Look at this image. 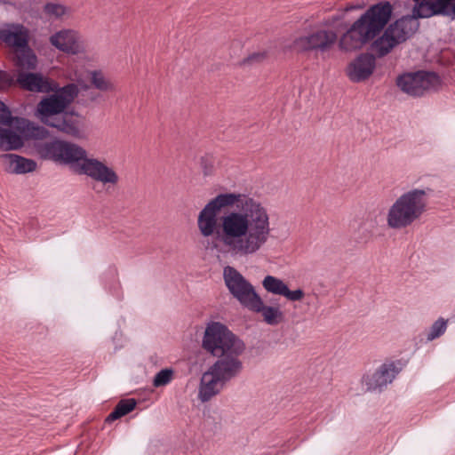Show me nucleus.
<instances>
[{"label": "nucleus", "mask_w": 455, "mask_h": 455, "mask_svg": "<svg viewBox=\"0 0 455 455\" xmlns=\"http://www.w3.org/2000/svg\"><path fill=\"white\" fill-rule=\"evenodd\" d=\"M91 83L100 91L107 92L112 90V84L105 79L100 71L93 70L91 72Z\"/></svg>", "instance_id": "nucleus-29"}, {"label": "nucleus", "mask_w": 455, "mask_h": 455, "mask_svg": "<svg viewBox=\"0 0 455 455\" xmlns=\"http://www.w3.org/2000/svg\"><path fill=\"white\" fill-rule=\"evenodd\" d=\"M440 84V76L435 72L419 70L404 73L396 78V85L402 92L414 97L422 96L425 91Z\"/></svg>", "instance_id": "nucleus-10"}, {"label": "nucleus", "mask_w": 455, "mask_h": 455, "mask_svg": "<svg viewBox=\"0 0 455 455\" xmlns=\"http://www.w3.org/2000/svg\"><path fill=\"white\" fill-rule=\"evenodd\" d=\"M248 309L261 313L264 321L269 325H276L283 318V314L278 307L265 306L259 295Z\"/></svg>", "instance_id": "nucleus-21"}, {"label": "nucleus", "mask_w": 455, "mask_h": 455, "mask_svg": "<svg viewBox=\"0 0 455 455\" xmlns=\"http://www.w3.org/2000/svg\"><path fill=\"white\" fill-rule=\"evenodd\" d=\"M374 228L375 223L372 220H361L353 233L355 241L359 244H366L373 235Z\"/></svg>", "instance_id": "nucleus-23"}, {"label": "nucleus", "mask_w": 455, "mask_h": 455, "mask_svg": "<svg viewBox=\"0 0 455 455\" xmlns=\"http://www.w3.org/2000/svg\"><path fill=\"white\" fill-rule=\"evenodd\" d=\"M262 285L267 292L281 296H283L287 287L283 281L273 275L265 276Z\"/></svg>", "instance_id": "nucleus-25"}, {"label": "nucleus", "mask_w": 455, "mask_h": 455, "mask_svg": "<svg viewBox=\"0 0 455 455\" xmlns=\"http://www.w3.org/2000/svg\"><path fill=\"white\" fill-rule=\"evenodd\" d=\"M283 296L291 301H300L304 298L305 292L302 289L290 291V289L287 286Z\"/></svg>", "instance_id": "nucleus-34"}, {"label": "nucleus", "mask_w": 455, "mask_h": 455, "mask_svg": "<svg viewBox=\"0 0 455 455\" xmlns=\"http://www.w3.org/2000/svg\"><path fill=\"white\" fill-rule=\"evenodd\" d=\"M197 226L204 237L215 235L232 256L259 251L270 235L269 216L261 204L246 195L220 194L200 212Z\"/></svg>", "instance_id": "nucleus-1"}, {"label": "nucleus", "mask_w": 455, "mask_h": 455, "mask_svg": "<svg viewBox=\"0 0 455 455\" xmlns=\"http://www.w3.org/2000/svg\"><path fill=\"white\" fill-rule=\"evenodd\" d=\"M17 86L16 78L5 70H0V90L5 91L12 86Z\"/></svg>", "instance_id": "nucleus-30"}, {"label": "nucleus", "mask_w": 455, "mask_h": 455, "mask_svg": "<svg viewBox=\"0 0 455 455\" xmlns=\"http://www.w3.org/2000/svg\"><path fill=\"white\" fill-rule=\"evenodd\" d=\"M447 329V320L443 317L438 318L430 327L427 336L428 341H432L442 336Z\"/></svg>", "instance_id": "nucleus-27"}, {"label": "nucleus", "mask_w": 455, "mask_h": 455, "mask_svg": "<svg viewBox=\"0 0 455 455\" xmlns=\"http://www.w3.org/2000/svg\"><path fill=\"white\" fill-rule=\"evenodd\" d=\"M50 43L58 50L68 54H77L84 49L81 36L73 29L56 32L50 36Z\"/></svg>", "instance_id": "nucleus-17"}, {"label": "nucleus", "mask_w": 455, "mask_h": 455, "mask_svg": "<svg viewBox=\"0 0 455 455\" xmlns=\"http://www.w3.org/2000/svg\"><path fill=\"white\" fill-rule=\"evenodd\" d=\"M225 284L230 294L245 308H249L259 297L253 285L235 267L227 266L223 270Z\"/></svg>", "instance_id": "nucleus-9"}, {"label": "nucleus", "mask_w": 455, "mask_h": 455, "mask_svg": "<svg viewBox=\"0 0 455 455\" xmlns=\"http://www.w3.org/2000/svg\"><path fill=\"white\" fill-rule=\"evenodd\" d=\"M266 57L267 53L265 52H253L247 58L243 59L242 65H252L255 63H260L266 59Z\"/></svg>", "instance_id": "nucleus-33"}, {"label": "nucleus", "mask_w": 455, "mask_h": 455, "mask_svg": "<svg viewBox=\"0 0 455 455\" xmlns=\"http://www.w3.org/2000/svg\"><path fill=\"white\" fill-rule=\"evenodd\" d=\"M174 371L172 368H164L159 371L154 377L153 386L155 387H164L173 379Z\"/></svg>", "instance_id": "nucleus-28"}, {"label": "nucleus", "mask_w": 455, "mask_h": 455, "mask_svg": "<svg viewBox=\"0 0 455 455\" xmlns=\"http://www.w3.org/2000/svg\"><path fill=\"white\" fill-rule=\"evenodd\" d=\"M361 8L360 5H354V4H347L344 9H343V14L346 13V12H351L353 10H355V9H359Z\"/></svg>", "instance_id": "nucleus-35"}, {"label": "nucleus", "mask_w": 455, "mask_h": 455, "mask_svg": "<svg viewBox=\"0 0 455 455\" xmlns=\"http://www.w3.org/2000/svg\"><path fill=\"white\" fill-rule=\"evenodd\" d=\"M242 371L243 366L236 361H216L201 378L198 398L203 403L208 402Z\"/></svg>", "instance_id": "nucleus-7"}, {"label": "nucleus", "mask_w": 455, "mask_h": 455, "mask_svg": "<svg viewBox=\"0 0 455 455\" xmlns=\"http://www.w3.org/2000/svg\"><path fill=\"white\" fill-rule=\"evenodd\" d=\"M12 61L19 69L18 71L35 70L38 63L37 57L28 44L26 46L14 49Z\"/></svg>", "instance_id": "nucleus-18"}, {"label": "nucleus", "mask_w": 455, "mask_h": 455, "mask_svg": "<svg viewBox=\"0 0 455 455\" xmlns=\"http://www.w3.org/2000/svg\"><path fill=\"white\" fill-rule=\"evenodd\" d=\"M19 133L10 128L0 127V149L4 151L18 150L24 146L25 140H43L50 137V132L26 118H17Z\"/></svg>", "instance_id": "nucleus-8"}, {"label": "nucleus", "mask_w": 455, "mask_h": 455, "mask_svg": "<svg viewBox=\"0 0 455 455\" xmlns=\"http://www.w3.org/2000/svg\"><path fill=\"white\" fill-rule=\"evenodd\" d=\"M393 11V5L388 1L370 6L340 36L339 48L346 52L362 49L384 30Z\"/></svg>", "instance_id": "nucleus-4"}, {"label": "nucleus", "mask_w": 455, "mask_h": 455, "mask_svg": "<svg viewBox=\"0 0 455 455\" xmlns=\"http://www.w3.org/2000/svg\"><path fill=\"white\" fill-rule=\"evenodd\" d=\"M396 42L392 36L384 30L382 36L375 39L371 44V51L374 52L377 58H382L387 55L395 47H396Z\"/></svg>", "instance_id": "nucleus-22"}, {"label": "nucleus", "mask_w": 455, "mask_h": 455, "mask_svg": "<svg viewBox=\"0 0 455 455\" xmlns=\"http://www.w3.org/2000/svg\"><path fill=\"white\" fill-rule=\"evenodd\" d=\"M337 41V34L332 30L319 29L294 41V48L299 52L328 51Z\"/></svg>", "instance_id": "nucleus-11"}, {"label": "nucleus", "mask_w": 455, "mask_h": 455, "mask_svg": "<svg viewBox=\"0 0 455 455\" xmlns=\"http://www.w3.org/2000/svg\"><path fill=\"white\" fill-rule=\"evenodd\" d=\"M430 188H414L401 195L388 210L387 221L391 228L401 229L411 226L427 211Z\"/></svg>", "instance_id": "nucleus-6"}, {"label": "nucleus", "mask_w": 455, "mask_h": 455, "mask_svg": "<svg viewBox=\"0 0 455 455\" xmlns=\"http://www.w3.org/2000/svg\"><path fill=\"white\" fill-rule=\"evenodd\" d=\"M1 157L8 160V166H6L5 170L10 173L23 174L32 172L37 166L36 161L15 154H4Z\"/></svg>", "instance_id": "nucleus-20"}, {"label": "nucleus", "mask_w": 455, "mask_h": 455, "mask_svg": "<svg viewBox=\"0 0 455 455\" xmlns=\"http://www.w3.org/2000/svg\"><path fill=\"white\" fill-rule=\"evenodd\" d=\"M12 27L14 30L0 28V40L14 49L26 46L28 44V31L22 25L12 24Z\"/></svg>", "instance_id": "nucleus-19"}, {"label": "nucleus", "mask_w": 455, "mask_h": 455, "mask_svg": "<svg viewBox=\"0 0 455 455\" xmlns=\"http://www.w3.org/2000/svg\"><path fill=\"white\" fill-rule=\"evenodd\" d=\"M202 348L214 357L217 361H236L243 366L239 356L245 350L244 342L233 333L224 323L211 322L207 324L203 340Z\"/></svg>", "instance_id": "nucleus-5"}, {"label": "nucleus", "mask_w": 455, "mask_h": 455, "mask_svg": "<svg viewBox=\"0 0 455 455\" xmlns=\"http://www.w3.org/2000/svg\"><path fill=\"white\" fill-rule=\"evenodd\" d=\"M13 117L9 108L0 100V124L10 126L12 124Z\"/></svg>", "instance_id": "nucleus-31"}, {"label": "nucleus", "mask_w": 455, "mask_h": 455, "mask_svg": "<svg viewBox=\"0 0 455 455\" xmlns=\"http://www.w3.org/2000/svg\"><path fill=\"white\" fill-rule=\"evenodd\" d=\"M53 91L43 97L37 103L35 116L44 124L55 128L67 135L78 137L80 134L78 113L67 110L78 96L79 89L76 84L69 83L62 87L56 82L52 85Z\"/></svg>", "instance_id": "nucleus-3"}, {"label": "nucleus", "mask_w": 455, "mask_h": 455, "mask_svg": "<svg viewBox=\"0 0 455 455\" xmlns=\"http://www.w3.org/2000/svg\"><path fill=\"white\" fill-rule=\"evenodd\" d=\"M417 13L412 10V15L403 16L395 22L389 24L385 29L389 36H392L399 45L410 39L419 29V22Z\"/></svg>", "instance_id": "nucleus-15"}, {"label": "nucleus", "mask_w": 455, "mask_h": 455, "mask_svg": "<svg viewBox=\"0 0 455 455\" xmlns=\"http://www.w3.org/2000/svg\"><path fill=\"white\" fill-rule=\"evenodd\" d=\"M398 373L399 370L394 363H383L373 373L364 374L362 383L366 386L367 391H382Z\"/></svg>", "instance_id": "nucleus-16"}, {"label": "nucleus", "mask_w": 455, "mask_h": 455, "mask_svg": "<svg viewBox=\"0 0 455 455\" xmlns=\"http://www.w3.org/2000/svg\"><path fill=\"white\" fill-rule=\"evenodd\" d=\"M414 12L420 18L442 15L455 19V0H413Z\"/></svg>", "instance_id": "nucleus-13"}, {"label": "nucleus", "mask_w": 455, "mask_h": 455, "mask_svg": "<svg viewBox=\"0 0 455 455\" xmlns=\"http://www.w3.org/2000/svg\"><path fill=\"white\" fill-rule=\"evenodd\" d=\"M34 148L41 159L66 164H75V172L86 175L104 185H116L119 180L114 169L96 158H88L86 151L76 144L53 140L35 142Z\"/></svg>", "instance_id": "nucleus-2"}, {"label": "nucleus", "mask_w": 455, "mask_h": 455, "mask_svg": "<svg viewBox=\"0 0 455 455\" xmlns=\"http://www.w3.org/2000/svg\"><path fill=\"white\" fill-rule=\"evenodd\" d=\"M55 83L56 81L40 72L18 71L16 76V84L20 89L35 93H50L53 91L52 85Z\"/></svg>", "instance_id": "nucleus-12"}, {"label": "nucleus", "mask_w": 455, "mask_h": 455, "mask_svg": "<svg viewBox=\"0 0 455 455\" xmlns=\"http://www.w3.org/2000/svg\"><path fill=\"white\" fill-rule=\"evenodd\" d=\"M343 16H344L343 12L341 14L335 15L332 17V21H338V20L343 19Z\"/></svg>", "instance_id": "nucleus-36"}, {"label": "nucleus", "mask_w": 455, "mask_h": 455, "mask_svg": "<svg viewBox=\"0 0 455 455\" xmlns=\"http://www.w3.org/2000/svg\"><path fill=\"white\" fill-rule=\"evenodd\" d=\"M200 164L204 175H210L212 172L214 160L212 156L205 155L201 157Z\"/></svg>", "instance_id": "nucleus-32"}, {"label": "nucleus", "mask_w": 455, "mask_h": 455, "mask_svg": "<svg viewBox=\"0 0 455 455\" xmlns=\"http://www.w3.org/2000/svg\"><path fill=\"white\" fill-rule=\"evenodd\" d=\"M68 8L63 4L57 3H46L44 7V12L49 16L55 19H60L68 12Z\"/></svg>", "instance_id": "nucleus-26"}, {"label": "nucleus", "mask_w": 455, "mask_h": 455, "mask_svg": "<svg viewBox=\"0 0 455 455\" xmlns=\"http://www.w3.org/2000/svg\"><path fill=\"white\" fill-rule=\"evenodd\" d=\"M137 405L133 398L122 399L116 405L112 412L106 418L107 423H111L132 411Z\"/></svg>", "instance_id": "nucleus-24"}, {"label": "nucleus", "mask_w": 455, "mask_h": 455, "mask_svg": "<svg viewBox=\"0 0 455 455\" xmlns=\"http://www.w3.org/2000/svg\"><path fill=\"white\" fill-rule=\"evenodd\" d=\"M376 68V57L372 53L359 54L351 61L346 69V74L353 83H361L367 80Z\"/></svg>", "instance_id": "nucleus-14"}]
</instances>
